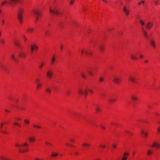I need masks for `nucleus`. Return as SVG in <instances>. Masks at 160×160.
<instances>
[{
	"label": "nucleus",
	"instance_id": "nucleus-1",
	"mask_svg": "<svg viewBox=\"0 0 160 160\" xmlns=\"http://www.w3.org/2000/svg\"><path fill=\"white\" fill-rule=\"evenodd\" d=\"M24 9L20 8L18 10V21L20 23H22V13L24 12Z\"/></svg>",
	"mask_w": 160,
	"mask_h": 160
},
{
	"label": "nucleus",
	"instance_id": "nucleus-2",
	"mask_svg": "<svg viewBox=\"0 0 160 160\" xmlns=\"http://www.w3.org/2000/svg\"><path fill=\"white\" fill-rule=\"evenodd\" d=\"M15 145L16 147H18L19 148V152H27L28 151V150L27 149H21V147H28V144L26 142H25L24 143L21 145H19L18 143H16Z\"/></svg>",
	"mask_w": 160,
	"mask_h": 160
},
{
	"label": "nucleus",
	"instance_id": "nucleus-3",
	"mask_svg": "<svg viewBox=\"0 0 160 160\" xmlns=\"http://www.w3.org/2000/svg\"><path fill=\"white\" fill-rule=\"evenodd\" d=\"M80 52L81 55L84 54L87 56H90L92 53L90 50L86 48H82L80 50Z\"/></svg>",
	"mask_w": 160,
	"mask_h": 160
},
{
	"label": "nucleus",
	"instance_id": "nucleus-4",
	"mask_svg": "<svg viewBox=\"0 0 160 160\" xmlns=\"http://www.w3.org/2000/svg\"><path fill=\"white\" fill-rule=\"evenodd\" d=\"M88 89L87 88H79L78 89V92L79 93L80 95L84 94L86 96L88 94Z\"/></svg>",
	"mask_w": 160,
	"mask_h": 160
},
{
	"label": "nucleus",
	"instance_id": "nucleus-5",
	"mask_svg": "<svg viewBox=\"0 0 160 160\" xmlns=\"http://www.w3.org/2000/svg\"><path fill=\"white\" fill-rule=\"evenodd\" d=\"M121 80V78L118 76H114L112 78L113 81L115 83H119Z\"/></svg>",
	"mask_w": 160,
	"mask_h": 160
},
{
	"label": "nucleus",
	"instance_id": "nucleus-6",
	"mask_svg": "<svg viewBox=\"0 0 160 160\" xmlns=\"http://www.w3.org/2000/svg\"><path fill=\"white\" fill-rule=\"evenodd\" d=\"M50 12L53 14H60V13L58 10L57 9H56L55 8H54L53 9H52L51 8H50L49 9Z\"/></svg>",
	"mask_w": 160,
	"mask_h": 160
},
{
	"label": "nucleus",
	"instance_id": "nucleus-7",
	"mask_svg": "<svg viewBox=\"0 0 160 160\" xmlns=\"http://www.w3.org/2000/svg\"><path fill=\"white\" fill-rule=\"evenodd\" d=\"M34 14L36 16L37 18L36 19V22H37L38 20V16L41 15V12L40 11L38 10H36L33 11Z\"/></svg>",
	"mask_w": 160,
	"mask_h": 160
},
{
	"label": "nucleus",
	"instance_id": "nucleus-8",
	"mask_svg": "<svg viewBox=\"0 0 160 160\" xmlns=\"http://www.w3.org/2000/svg\"><path fill=\"white\" fill-rule=\"evenodd\" d=\"M53 71L50 70H48L46 73V76L49 78H50L52 76Z\"/></svg>",
	"mask_w": 160,
	"mask_h": 160
},
{
	"label": "nucleus",
	"instance_id": "nucleus-9",
	"mask_svg": "<svg viewBox=\"0 0 160 160\" xmlns=\"http://www.w3.org/2000/svg\"><path fill=\"white\" fill-rule=\"evenodd\" d=\"M153 26V23L151 22H148L146 25V28L148 29H150Z\"/></svg>",
	"mask_w": 160,
	"mask_h": 160
},
{
	"label": "nucleus",
	"instance_id": "nucleus-10",
	"mask_svg": "<svg viewBox=\"0 0 160 160\" xmlns=\"http://www.w3.org/2000/svg\"><path fill=\"white\" fill-rule=\"evenodd\" d=\"M150 43L152 47L154 48H155L156 47V44L155 41L154 39H152L150 40Z\"/></svg>",
	"mask_w": 160,
	"mask_h": 160
},
{
	"label": "nucleus",
	"instance_id": "nucleus-11",
	"mask_svg": "<svg viewBox=\"0 0 160 160\" xmlns=\"http://www.w3.org/2000/svg\"><path fill=\"white\" fill-rule=\"evenodd\" d=\"M129 80L131 82L136 83V79L132 75H130L128 77Z\"/></svg>",
	"mask_w": 160,
	"mask_h": 160
},
{
	"label": "nucleus",
	"instance_id": "nucleus-12",
	"mask_svg": "<svg viewBox=\"0 0 160 160\" xmlns=\"http://www.w3.org/2000/svg\"><path fill=\"white\" fill-rule=\"evenodd\" d=\"M123 12L125 13L126 15L128 16L129 14V11L127 8L126 6H124L123 7Z\"/></svg>",
	"mask_w": 160,
	"mask_h": 160
},
{
	"label": "nucleus",
	"instance_id": "nucleus-13",
	"mask_svg": "<svg viewBox=\"0 0 160 160\" xmlns=\"http://www.w3.org/2000/svg\"><path fill=\"white\" fill-rule=\"evenodd\" d=\"M153 147H156L157 148H160V143L157 142H154L152 146Z\"/></svg>",
	"mask_w": 160,
	"mask_h": 160
},
{
	"label": "nucleus",
	"instance_id": "nucleus-14",
	"mask_svg": "<svg viewBox=\"0 0 160 160\" xmlns=\"http://www.w3.org/2000/svg\"><path fill=\"white\" fill-rule=\"evenodd\" d=\"M26 53L24 52H19L18 56L21 57L25 58L26 57Z\"/></svg>",
	"mask_w": 160,
	"mask_h": 160
},
{
	"label": "nucleus",
	"instance_id": "nucleus-15",
	"mask_svg": "<svg viewBox=\"0 0 160 160\" xmlns=\"http://www.w3.org/2000/svg\"><path fill=\"white\" fill-rule=\"evenodd\" d=\"M0 69L5 71L7 69V68L3 64L0 63Z\"/></svg>",
	"mask_w": 160,
	"mask_h": 160
},
{
	"label": "nucleus",
	"instance_id": "nucleus-16",
	"mask_svg": "<svg viewBox=\"0 0 160 160\" xmlns=\"http://www.w3.org/2000/svg\"><path fill=\"white\" fill-rule=\"evenodd\" d=\"M99 50L101 52H102L104 51V45L101 44L99 45Z\"/></svg>",
	"mask_w": 160,
	"mask_h": 160
},
{
	"label": "nucleus",
	"instance_id": "nucleus-17",
	"mask_svg": "<svg viewBox=\"0 0 160 160\" xmlns=\"http://www.w3.org/2000/svg\"><path fill=\"white\" fill-rule=\"evenodd\" d=\"M141 133L145 137H147L148 135V133L145 132L144 129H142L141 131Z\"/></svg>",
	"mask_w": 160,
	"mask_h": 160
},
{
	"label": "nucleus",
	"instance_id": "nucleus-18",
	"mask_svg": "<svg viewBox=\"0 0 160 160\" xmlns=\"http://www.w3.org/2000/svg\"><path fill=\"white\" fill-rule=\"evenodd\" d=\"M11 57V58L15 62H18L19 60L18 59L15 58V55L14 54H12Z\"/></svg>",
	"mask_w": 160,
	"mask_h": 160
},
{
	"label": "nucleus",
	"instance_id": "nucleus-19",
	"mask_svg": "<svg viewBox=\"0 0 160 160\" xmlns=\"http://www.w3.org/2000/svg\"><path fill=\"white\" fill-rule=\"evenodd\" d=\"M131 58L134 60H136L138 59V58L134 54H132L130 56Z\"/></svg>",
	"mask_w": 160,
	"mask_h": 160
},
{
	"label": "nucleus",
	"instance_id": "nucleus-20",
	"mask_svg": "<svg viewBox=\"0 0 160 160\" xmlns=\"http://www.w3.org/2000/svg\"><path fill=\"white\" fill-rule=\"evenodd\" d=\"M34 44H32L31 46V50L30 51L32 53L34 50Z\"/></svg>",
	"mask_w": 160,
	"mask_h": 160
},
{
	"label": "nucleus",
	"instance_id": "nucleus-21",
	"mask_svg": "<svg viewBox=\"0 0 160 160\" xmlns=\"http://www.w3.org/2000/svg\"><path fill=\"white\" fill-rule=\"evenodd\" d=\"M131 98L133 100H137L138 99L137 97L136 96L132 95L131 96Z\"/></svg>",
	"mask_w": 160,
	"mask_h": 160
},
{
	"label": "nucleus",
	"instance_id": "nucleus-22",
	"mask_svg": "<svg viewBox=\"0 0 160 160\" xmlns=\"http://www.w3.org/2000/svg\"><path fill=\"white\" fill-rule=\"evenodd\" d=\"M104 80V78L103 77H100L98 79V81L100 82H103Z\"/></svg>",
	"mask_w": 160,
	"mask_h": 160
},
{
	"label": "nucleus",
	"instance_id": "nucleus-23",
	"mask_svg": "<svg viewBox=\"0 0 160 160\" xmlns=\"http://www.w3.org/2000/svg\"><path fill=\"white\" fill-rule=\"evenodd\" d=\"M55 61V56H53L52 57L51 59V63L52 64H53Z\"/></svg>",
	"mask_w": 160,
	"mask_h": 160
},
{
	"label": "nucleus",
	"instance_id": "nucleus-24",
	"mask_svg": "<svg viewBox=\"0 0 160 160\" xmlns=\"http://www.w3.org/2000/svg\"><path fill=\"white\" fill-rule=\"evenodd\" d=\"M35 140V138L33 137H30L29 138V140L31 142H34Z\"/></svg>",
	"mask_w": 160,
	"mask_h": 160
},
{
	"label": "nucleus",
	"instance_id": "nucleus-25",
	"mask_svg": "<svg viewBox=\"0 0 160 160\" xmlns=\"http://www.w3.org/2000/svg\"><path fill=\"white\" fill-rule=\"evenodd\" d=\"M0 158L2 160H9V159L8 158L3 156H0Z\"/></svg>",
	"mask_w": 160,
	"mask_h": 160
},
{
	"label": "nucleus",
	"instance_id": "nucleus-26",
	"mask_svg": "<svg viewBox=\"0 0 160 160\" xmlns=\"http://www.w3.org/2000/svg\"><path fill=\"white\" fill-rule=\"evenodd\" d=\"M42 83L38 82L37 83V88H39L42 87Z\"/></svg>",
	"mask_w": 160,
	"mask_h": 160
},
{
	"label": "nucleus",
	"instance_id": "nucleus-27",
	"mask_svg": "<svg viewBox=\"0 0 160 160\" xmlns=\"http://www.w3.org/2000/svg\"><path fill=\"white\" fill-rule=\"evenodd\" d=\"M108 101L111 103H113L115 102L116 101V99L114 98H110L108 100Z\"/></svg>",
	"mask_w": 160,
	"mask_h": 160
},
{
	"label": "nucleus",
	"instance_id": "nucleus-28",
	"mask_svg": "<svg viewBox=\"0 0 160 160\" xmlns=\"http://www.w3.org/2000/svg\"><path fill=\"white\" fill-rule=\"evenodd\" d=\"M96 110L97 112H100L101 111L100 108L98 106L96 108Z\"/></svg>",
	"mask_w": 160,
	"mask_h": 160
},
{
	"label": "nucleus",
	"instance_id": "nucleus-29",
	"mask_svg": "<svg viewBox=\"0 0 160 160\" xmlns=\"http://www.w3.org/2000/svg\"><path fill=\"white\" fill-rule=\"evenodd\" d=\"M143 34L145 36V37L147 38L148 37V35L146 31H144V32H143Z\"/></svg>",
	"mask_w": 160,
	"mask_h": 160
},
{
	"label": "nucleus",
	"instance_id": "nucleus-30",
	"mask_svg": "<svg viewBox=\"0 0 160 160\" xmlns=\"http://www.w3.org/2000/svg\"><path fill=\"white\" fill-rule=\"evenodd\" d=\"M0 43L3 45L5 43V41L2 38L0 39Z\"/></svg>",
	"mask_w": 160,
	"mask_h": 160
},
{
	"label": "nucleus",
	"instance_id": "nucleus-31",
	"mask_svg": "<svg viewBox=\"0 0 160 160\" xmlns=\"http://www.w3.org/2000/svg\"><path fill=\"white\" fill-rule=\"evenodd\" d=\"M87 72L88 73V74L90 75L91 76H92L93 75V73L92 71L90 70H88L87 71Z\"/></svg>",
	"mask_w": 160,
	"mask_h": 160
},
{
	"label": "nucleus",
	"instance_id": "nucleus-32",
	"mask_svg": "<svg viewBox=\"0 0 160 160\" xmlns=\"http://www.w3.org/2000/svg\"><path fill=\"white\" fill-rule=\"evenodd\" d=\"M24 122L25 124L27 125L29 124L30 122L29 121L26 119H24Z\"/></svg>",
	"mask_w": 160,
	"mask_h": 160
},
{
	"label": "nucleus",
	"instance_id": "nucleus-33",
	"mask_svg": "<svg viewBox=\"0 0 160 160\" xmlns=\"http://www.w3.org/2000/svg\"><path fill=\"white\" fill-rule=\"evenodd\" d=\"M52 154L51 155V156L52 157H56L58 155V154L57 153H54V152H52Z\"/></svg>",
	"mask_w": 160,
	"mask_h": 160
},
{
	"label": "nucleus",
	"instance_id": "nucleus-34",
	"mask_svg": "<svg viewBox=\"0 0 160 160\" xmlns=\"http://www.w3.org/2000/svg\"><path fill=\"white\" fill-rule=\"evenodd\" d=\"M99 147L103 148H106V146L105 145L100 144L99 145Z\"/></svg>",
	"mask_w": 160,
	"mask_h": 160
},
{
	"label": "nucleus",
	"instance_id": "nucleus-35",
	"mask_svg": "<svg viewBox=\"0 0 160 160\" xmlns=\"http://www.w3.org/2000/svg\"><path fill=\"white\" fill-rule=\"evenodd\" d=\"M9 0L11 2H10V3L11 4H12L13 3L16 2L18 1V0Z\"/></svg>",
	"mask_w": 160,
	"mask_h": 160
},
{
	"label": "nucleus",
	"instance_id": "nucleus-36",
	"mask_svg": "<svg viewBox=\"0 0 160 160\" xmlns=\"http://www.w3.org/2000/svg\"><path fill=\"white\" fill-rule=\"evenodd\" d=\"M8 2L6 1H4L2 2H1V6H2L3 5L6 4Z\"/></svg>",
	"mask_w": 160,
	"mask_h": 160
},
{
	"label": "nucleus",
	"instance_id": "nucleus-37",
	"mask_svg": "<svg viewBox=\"0 0 160 160\" xmlns=\"http://www.w3.org/2000/svg\"><path fill=\"white\" fill-rule=\"evenodd\" d=\"M33 127L35 128H40L41 127L40 126H38V125H35V124H33Z\"/></svg>",
	"mask_w": 160,
	"mask_h": 160
},
{
	"label": "nucleus",
	"instance_id": "nucleus-38",
	"mask_svg": "<svg viewBox=\"0 0 160 160\" xmlns=\"http://www.w3.org/2000/svg\"><path fill=\"white\" fill-rule=\"evenodd\" d=\"M15 45L18 47H20V44L17 41H15Z\"/></svg>",
	"mask_w": 160,
	"mask_h": 160
},
{
	"label": "nucleus",
	"instance_id": "nucleus-39",
	"mask_svg": "<svg viewBox=\"0 0 160 160\" xmlns=\"http://www.w3.org/2000/svg\"><path fill=\"white\" fill-rule=\"evenodd\" d=\"M33 28H30L28 29L27 31L29 32H32L33 31Z\"/></svg>",
	"mask_w": 160,
	"mask_h": 160
},
{
	"label": "nucleus",
	"instance_id": "nucleus-40",
	"mask_svg": "<svg viewBox=\"0 0 160 160\" xmlns=\"http://www.w3.org/2000/svg\"><path fill=\"white\" fill-rule=\"evenodd\" d=\"M13 124L14 125L18 126H19V127H20L21 126V125L20 124H19V123H18L16 122L13 123Z\"/></svg>",
	"mask_w": 160,
	"mask_h": 160
},
{
	"label": "nucleus",
	"instance_id": "nucleus-41",
	"mask_svg": "<svg viewBox=\"0 0 160 160\" xmlns=\"http://www.w3.org/2000/svg\"><path fill=\"white\" fill-rule=\"evenodd\" d=\"M152 153V152L151 150H148L147 152V154L148 155H150Z\"/></svg>",
	"mask_w": 160,
	"mask_h": 160
},
{
	"label": "nucleus",
	"instance_id": "nucleus-42",
	"mask_svg": "<svg viewBox=\"0 0 160 160\" xmlns=\"http://www.w3.org/2000/svg\"><path fill=\"white\" fill-rule=\"evenodd\" d=\"M129 155V153L127 152H125L123 153V157H126V156H128Z\"/></svg>",
	"mask_w": 160,
	"mask_h": 160
},
{
	"label": "nucleus",
	"instance_id": "nucleus-43",
	"mask_svg": "<svg viewBox=\"0 0 160 160\" xmlns=\"http://www.w3.org/2000/svg\"><path fill=\"white\" fill-rule=\"evenodd\" d=\"M139 22L142 25H145L144 22L142 20H140Z\"/></svg>",
	"mask_w": 160,
	"mask_h": 160
},
{
	"label": "nucleus",
	"instance_id": "nucleus-44",
	"mask_svg": "<svg viewBox=\"0 0 160 160\" xmlns=\"http://www.w3.org/2000/svg\"><path fill=\"white\" fill-rule=\"evenodd\" d=\"M46 91L47 92H48L49 93H51V90L50 88H47L46 89Z\"/></svg>",
	"mask_w": 160,
	"mask_h": 160
},
{
	"label": "nucleus",
	"instance_id": "nucleus-45",
	"mask_svg": "<svg viewBox=\"0 0 160 160\" xmlns=\"http://www.w3.org/2000/svg\"><path fill=\"white\" fill-rule=\"evenodd\" d=\"M34 50H37L38 48V47L35 44H34Z\"/></svg>",
	"mask_w": 160,
	"mask_h": 160
},
{
	"label": "nucleus",
	"instance_id": "nucleus-46",
	"mask_svg": "<svg viewBox=\"0 0 160 160\" xmlns=\"http://www.w3.org/2000/svg\"><path fill=\"white\" fill-rule=\"evenodd\" d=\"M43 66V63H42L40 64L39 65V68L41 69L42 68Z\"/></svg>",
	"mask_w": 160,
	"mask_h": 160
},
{
	"label": "nucleus",
	"instance_id": "nucleus-47",
	"mask_svg": "<svg viewBox=\"0 0 160 160\" xmlns=\"http://www.w3.org/2000/svg\"><path fill=\"white\" fill-rule=\"evenodd\" d=\"M88 91L91 93L93 94V91L90 88L88 89Z\"/></svg>",
	"mask_w": 160,
	"mask_h": 160
},
{
	"label": "nucleus",
	"instance_id": "nucleus-48",
	"mask_svg": "<svg viewBox=\"0 0 160 160\" xmlns=\"http://www.w3.org/2000/svg\"><path fill=\"white\" fill-rule=\"evenodd\" d=\"M144 2H145V1H141V2H139L138 3V4L139 5H140L142 4H144Z\"/></svg>",
	"mask_w": 160,
	"mask_h": 160
},
{
	"label": "nucleus",
	"instance_id": "nucleus-49",
	"mask_svg": "<svg viewBox=\"0 0 160 160\" xmlns=\"http://www.w3.org/2000/svg\"><path fill=\"white\" fill-rule=\"evenodd\" d=\"M74 1V0H70V5H72Z\"/></svg>",
	"mask_w": 160,
	"mask_h": 160
},
{
	"label": "nucleus",
	"instance_id": "nucleus-50",
	"mask_svg": "<svg viewBox=\"0 0 160 160\" xmlns=\"http://www.w3.org/2000/svg\"><path fill=\"white\" fill-rule=\"evenodd\" d=\"M1 132L3 134H7L8 133V132L6 131L1 130Z\"/></svg>",
	"mask_w": 160,
	"mask_h": 160
},
{
	"label": "nucleus",
	"instance_id": "nucleus-51",
	"mask_svg": "<svg viewBox=\"0 0 160 160\" xmlns=\"http://www.w3.org/2000/svg\"><path fill=\"white\" fill-rule=\"evenodd\" d=\"M82 145L83 146L89 147V146H90V144H86V143H83Z\"/></svg>",
	"mask_w": 160,
	"mask_h": 160
},
{
	"label": "nucleus",
	"instance_id": "nucleus-52",
	"mask_svg": "<svg viewBox=\"0 0 160 160\" xmlns=\"http://www.w3.org/2000/svg\"><path fill=\"white\" fill-rule=\"evenodd\" d=\"M81 76L83 78H86V75L83 73H81Z\"/></svg>",
	"mask_w": 160,
	"mask_h": 160
},
{
	"label": "nucleus",
	"instance_id": "nucleus-53",
	"mask_svg": "<svg viewBox=\"0 0 160 160\" xmlns=\"http://www.w3.org/2000/svg\"><path fill=\"white\" fill-rule=\"evenodd\" d=\"M154 3L156 5H158L159 4V1L158 0L154 2Z\"/></svg>",
	"mask_w": 160,
	"mask_h": 160
},
{
	"label": "nucleus",
	"instance_id": "nucleus-54",
	"mask_svg": "<svg viewBox=\"0 0 160 160\" xmlns=\"http://www.w3.org/2000/svg\"><path fill=\"white\" fill-rule=\"evenodd\" d=\"M100 126L102 129H105L106 128L105 127L103 126L102 125H101Z\"/></svg>",
	"mask_w": 160,
	"mask_h": 160
},
{
	"label": "nucleus",
	"instance_id": "nucleus-55",
	"mask_svg": "<svg viewBox=\"0 0 160 160\" xmlns=\"http://www.w3.org/2000/svg\"><path fill=\"white\" fill-rule=\"evenodd\" d=\"M4 125V123L3 122H2L0 124V128L1 129L3 125Z\"/></svg>",
	"mask_w": 160,
	"mask_h": 160
},
{
	"label": "nucleus",
	"instance_id": "nucleus-56",
	"mask_svg": "<svg viewBox=\"0 0 160 160\" xmlns=\"http://www.w3.org/2000/svg\"><path fill=\"white\" fill-rule=\"evenodd\" d=\"M112 147L114 148H116L117 147V145L115 144H113L112 145Z\"/></svg>",
	"mask_w": 160,
	"mask_h": 160
},
{
	"label": "nucleus",
	"instance_id": "nucleus-57",
	"mask_svg": "<svg viewBox=\"0 0 160 160\" xmlns=\"http://www.w3.org/2000/svg\"><path fill=\"white\" fill-rule=\"evenodd\" d=\"M127 158L126 157H123L121 160H126Z\"/></svg>",
	"mask_w": 160,
	"mask_h": 160
},
{
	"label": "nucleus",
	"instance_id": "nucleus-58",
	"mask_svg": "<svg viewBox=\"0 0 160 160\" xmlns=\"http://www.w3.org/2000/svg\"><path fill=\"white\" fill-rule=\"evenodd\" d=\"M139 57L141 58H143V55L141 54H139Z\"/></svg>",
	"mask_w": 160,
	"mask_h": 160
},
{
	"label": "nucleus",
	"instance_id": "nucleus-59",
	"mask_svg": "<svg viewBox=\"0 0 160 160\" xmlns=\"http://www.w3.org/2000/svg\"><path fill=\"white\" fill-rule=\"evenodd\" d=\"M70 91L69 90L67 91V95H69L70 94Z\"/></svg>",
	"mask_w": 160,
	"mask_h": 160
},
{
	"label": "nucleus",
	"instance_id": "nucleus-60",
	"mask_svg": "<svg viewBox=\"0 0 160 160\" xmlns=\"http://www.w3.org/2000/svg\"><path fill=\"white\" fill-rule=\"evenodd\" d=\"M46 144H48V145H52V144H51V143H49V142H46Z\"/></svg>",
	"mask_w": 160,
	"mask_h": 160
},
{
	"label": "nucleus",
	"instance_id": "nucleus-61",
	"mask_svg": "<svg viewBox=\"0 0 160 160\" xmlns=\"http://www.w3.org/2000/svg\"><path fill=\"white\" fill-rule=\"evenodd\" d=\"M157 131L158 132H160V128L159 127L157 129Z\"/></svg>",
	"mask_w": 160,
	"mask_h": 160
},
{
	"label": "nucleus",
	"instance_id": "nucleus-62",
	"mask_svg": "<svg viewBox=\"0 0 160 160\" xmlns=\"http://www.w3.org/2000/svg\"><path fill=\"white\" fill-rule=\"evenodd\" d=\"M125 132H126V133H129V134H130L131 135H132V134L131 133H130V132L129 131H125Z\"/></svg>",
	"mask_w": 160,
	"mask_h": 160
},
{
	"label": "nucleus",
	"instance_id": "nucleus-63",
	"mask_svg": "<svg viewBox=\"0 0 160 160\" xmlns=\"http://www.w3.org/2000/svg\"><path fill=\"white\" fill-rule=\"evenodd\" d=\"M36 82H37V83H38V82H39V80L37 79H36Z\"/></svg>",
	"mask_w": 160,
	"mask_h": 160
},
{
	"label": "nucleus",
	"instance_id": "nucleus-64",
	"mask_svg": "<svg viewBox=\"0 0 160 160\" xmlns=\"http://www.w3.org/2000/svg\"><path fill=\"white\" fill-rule=\"evenodd\" d=\"M8 99H10V100H12V97H11V96H9V97H8Z\"/></svg>",
	"mask_w": 160,
	"mask_h": 160
}]
</instances>
